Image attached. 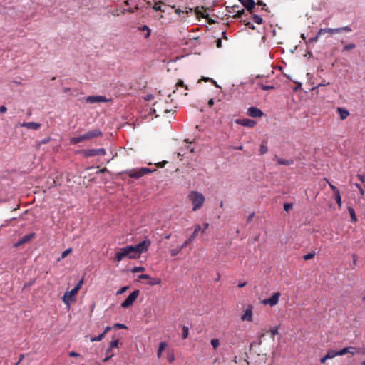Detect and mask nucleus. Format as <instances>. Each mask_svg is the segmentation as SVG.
<instances>
[{
	"mask_svg": "<svg viewBox=\"0 0 365 365\" xmlns=\"http://www.w3.org/2000/svg\"><path fill=\"white\" fill-rule=\"evenodd\" d=\"M122 10H123V9H114V10H113V11H111V14H112L113 16H120V14H121V12H120Z\"/></svg>",
	"mask_w": 365,
	"mask_h": 365,
	"instance_id": "nucleus-45",
	"label": "nucleus"
},
{
	"mask_svg": "<svg viewBox=\"0 0 365 365\" xmlns=\"http://www.w3.org/2000/svg\"><path fill=\"white\" fill-rule=\"evenodd\" d=\"M151 244V241L148 237H145L144 240L139 242L135 246L128 245L125 247L127 257L130 259H138L140 257L141 253L148 250V247Z\"/></svg>",
	"mask_w": 365,
	"mask_h": 365,
	"instance_id": "nucleus-1",
	"label": "nucleus"
},
{
	"mask_svg": "<svg viewBox=\"0 0 365 365\" xmlns=\"http://www.w3.org/2000/svg\"><path fill=\"white\" fill-rule=\"evenodd\" d=\"M337 112L339 114L340 118L341 120H345L349 115V110L344 108H337Z\"/></svg>",
	"mask_w": 365,
	"mask_h": 365,
	"instance_id": "nucleus-21",
	"label": "nucleus"
},
{
	"mask_svg": "<svg viewBox=\"0 0 365 365\" xmlns=\"http://www.w3.org/2000/svg\"><path fill=\"white\" fill-rule=\"evenodd\" d=\"M209 223L205 222L203 224V228L201 230L202 233H205V230L209 227Z\"/></svg>",
	"mask_w": 365,
	"mask_h": 365,
	"instance_id": "nucleus-56",
	"label": "nucleus"
},
{
	"mask_svg": "<svg viewBox=\"0 0 365 365\" xmlns=\"http://www.w3.org/2000/svg\"><path fill=\"white\" fill-rule=\"evenodd\" d=\"M348 211L350 214L352 222H356L357 221V217L354 208L351 207H348Z\"/></svg>",
	"mask_w": 365,
	"mask_h": 365,
	"instance_id": "nucleus-26",
	"label": "nucleus"
},
{
	"mask_svg": "<svg viewBox=\"0 0 365 365\" xmlns=\"http://www.w3.org/2000/svg\"><path fill=\"white\" fill-rule=\"evenodd\" d=\"M292 208V204L285 203L284 204V209L286 212H289Z\"/></svg>",
	"mask_w": 365,
	"mask_h": 365,
	"instance_id": "nucleus-49",
	"label": "nucleus"
},
{
	"mask_svg": "<svg viewBox=\"0 0 365 365\" xmlns=\"http://www.w3.org/2000/svg\"><path fill=\"white\" fill-rule=\"evenodd\" d=\"M138 9V7H135V9H131V8H129V9H123L120 12H121L122 14H124L126 11L133 14Z\"/></svg>",
	"mask_w": 365,
	"mask_h": 365,
	"instance_id": "nucleus-46",
	"label": "nucleus"
},
{
	"mask_svg": "<svg viewBox=\"0 0 365 365\" xmlns=\"http://www.w3.org/2000/svg\"><path fill=\"white\" fill-rule=\"evenodd\" d=\"M7 110V108L4 106H0V112L2 113H6Z\"/></svg>",
	"mask_w": 365,
	"mask_h": 365,
	"instance_id": "nucleus-58",
	"label": "nucleus"
},
{
	"mask_svg": "<svg viewBox=\"0 0 365 365\" xmlns=\"http://www.w3.org/2000/svg\"><path fill=\"white\" fill-rule=\"evenodd\" d=\"M155 170V169L151 170L148 168H140L138 169L128 170L126 173L129 177H130L132 178L138 179V178L145 175V174L153 173Z\"/></svg>",
	"mask_w": 365,
	"mask_h": 365,
	"instance_id": "nucleus-6",
	"label": "nucleus"
},
{
	"mask_svg": "<svg viewBox=\"0 0 365 365\" xmlns=\"http://www.w3.org/2000/svg\"><path fill=\"white\" fill-rule=\"evenodd\" d=\"M187 198L192 205L193 211L200 209L205 200V198L202 193L194 190L189 192Z\"/></svg>",
	"mask_w": 365,
	"mask_h": 365,
	"instance_id": "nucleus-4",
	"label": "nucleus"
},
{
	"mask_svg": "<svg viewBox=\"0 0 365 365\" xmlns=\"http://www.w3.org/2000/svg\"><path fill=\"white\" fill-rule=\"evenodd\" d=\"M21 126L26 128L28 129L37 130L41 128V125L38 123L35 122H24L21 124Z\"/></svg>",
	"mask_w": 365,
	"mask_h": 365,
	"instance_id": "nucleus-18",
	"label": "nucleus"
},
{
	"mask_svg": "<svg viewBox=\"0 0 365 365\" xmlns=\"http://www.w3.org/2000/svg\"><path fill=\"white\" fill-rule=\"evenodd\" d=\"M201 230V226L200 225H196L195 226V230L193 233L190 236V237L182 244V247H186L188 245H190L197 237L198 232Z\"/></svg>",
	"mask_w": 365,
	"mask_h": 365,
	"instance_id": "nucleus-14",
	"label": "nucleus"
},
{
	"mask_svg": "<svg viewBox=\"0 0 365 365\" xmlns=\"http://www.w3.org/2000/svg\"><path fill=\"white\" fill-rule=\"evenodd\" d=\"M166 346H167V344H166L165 342H160V343L159 347H158V353H157L158 358H160L161 357L162 352L163 351V350L165 349Z\"/></svg>",
	"mask_w": 365,
	"mask_h": 365,
	"instance_id": "nucleus-23",
	"label": "nucleus"
},
{
	"mask_svg": "<svg viewBox=\"0 0 365 365\" xmlns=\"http://www.w3.org/2000/svg\"><path fill=\"white\" fill-rule=\"evenodd\" d=\"M319 36H318V33H317V35H316L314 37L311 38L309 40V43H316V42L318 41V39H319Z\"/></svg>",
	"mask_w": 365,
	"mask_h": 365,
	"instance_id": "nucleus-53",
	"label": "nucleus"
},
{
	"mask_svg": "<svg viewBox=\"0 0 365 365\" xmlns=\"http://www.w3.org/2000/svg\"><path fill=\"white\" fill-rule=\"evenodd\" d=\"M140 294L139 290H135L121 304V307L123 308H128L130 307L133 302L135 301L137 297H138Z\"/></svg>",
	"mask_w": 365,
	"mask_h": 365,
	"instance_id": "nucleus-9",
	"label": "nucleus"
},
{
	"mask_svg": "<svg viewBox=\"0 0 365 365\" xmlns=\"http://www.w3.org/2000/svg\"><path fill=\"white\" fill-rule=\"evenodd\" d=\"M351 31H352V29L349 26L336 28V29H331V28L320 29L318 31V36L323 35L325 33H329L330 34H335L341 33L343 31L350 32Z\"/></svg>",
	"mask_w": 365,
	"mask_h": 365,
	"instance_id": "nucleus-7",
	"label": "nucleus"
},
{
	"mask_svg": "<svg viewBox=\"0 0 365 365\" xmlns=\"http://www.w3.org/2000/svg\"><path fill=\"white\" fill-rule=\"evenodd\" d=\"M254 216H255V213H254V212L251 213V214L248 216V217H247V222H251V221L252 220V218L254 217Z\"/></svg>",
	"mask_w": 365,
	"mask_h": 365,
	"instance_id": "nucleus-61",
	"label": "nucleus"
},
{
	"mask_svg": "<svg viewBox=\"0 0 365 365\" xmlns=\"http://www.w3.org/2000/svg\"><path fill=\"white\" fill-rule=\"evenodd\" d=\"M324 180L328 183L329 186L333 190L334 193L339 191L336 186H334L331 182H330L327 178H324Z\"/></svg>",
	"mask_w": 365,
	"mask_h": 365,
	"instance_id": "nucleus-39",
	"label": "nucleus"
},
{
	"mask_svg": "<svg viewBox=\"0 0 365 365\" xmlns=\"http://www.w3.org/2000/svg\"><path fill=\"white\" fill-rule=\"evenodd\" d=\"M125 254L126 252L125 247L120 248V250L115 254V259L117 262L121 261L124 257H127Z\"/></svg>",
	"mask_w": 365,
	"mask_h": 365,
	"instance_id": "nucleus-20",
	"label": "nucleus"
},
{
	"mask_svg": "<svg viewBox=\"0 0 365 365\" xmlns=\"http://www.w3.org/2000/svg\"><path fill=\"white\" fill-rule=\"evenodd\" d=\"M71 252H72V249L71 248L66 249L65 251H63L61 253V258H59L58 259V261H60L61 259H64L65 257H66Z\"/></svg>",
	"mask_w": 365,
	"mask_h": 365,
	"instance_id": "nucleus-32",
	"label": "nucleus"
},
{
	"mask_svg": "<svg viewBox=\"0 0 365 365\" xmlns=\"http://www.w3.org/2000/svg\"><path fill=\"white\" fill-rule=\"evenodd\" d=\"M111 330V327H109V326H107L104 330V331L103 332V334H104V335L106 336V334Z\"/></svg>",
	"mask_w": 365,
	"mask_h": 365,
	"instance_id": "nucleus-64",
	"label": "nucleus"
},
{
	"mask_svg": "<svg viewBox=\"0 0 365 365\" xmlns=\"http://www.w3.org/2000/svg\"><path fill=\"white\" fill-rule=\"evenodd\" d=\"M196 143L192 142H188L187 140H184L182 143L180 148L178 149L177 153L178 157H183L187 159H192L195 157V153L197 152Z\"/></svg>",
	"mask_w": 365,
	"mask_h": 365,
	"instance_id": "nucleus-2",
	"label": "nucleus"
},
{
	"mask_svg": "<svg viewBox=\"0 0 365 365\" xmlns=\"http://www.w3.org/2000/svg\"><path fill=\"white\" fill-rule=\"evenodd\" d=\"M106 356L103 359V362H107L108 360H110L113 356V354L112 353L111 349H108L106 351Z\"/></svg>",
	"mask_w": 365,
	"mask_h": 365,
	"instance_id": "nucleus-28",
	"label": "nucleus"
},
{
	"mask_svg": "<svg viewBox=\"0 0 365 365\" xmlns=\"http://www.w3.org/2000/svg\"><path fill=\"white\" fill-rule=\"evenodd\" d=\"M103 135L102 132L100 129L96 128L91 130H88L83 135H79L78 137H72L70 138V143L72 145H76L79 143L91 140L93 138L101 137Z\"/></svg>",
	"mask_w": 365,
	"mask_h": 365,
	"instance_id": "nucleus-3",
	"label": "nucleus"
},
{
	"mask_svg": "<svg viewBox=\"0 0 365 365\" xmlns=\"http://www.w3.org/2000/svg\"><path fill=\"white\" fill-rule=\"evenodd\" d=\"M355 350H356L355 347H352V346L345 347V348L342 349L341 350L337 351V356H343L346 354H351V355H354L355 354Z\"/></svg>",
	"mask_w": 365,
	"mask_h": 365,
	"instance_id": "nucleus-19",
	"label": "nucleus"
},
{
	"mask_svg": "<svg viewBox=\"0 0 365 365\" xmlns=\"http://www.w3.org/2000/svg\"><path fill=\"white\" fill-rule=\"evenodd\" d=\"M139 279H150V276L148 274H140L138 276Z\"/></svg>",
	"mask_w": 365,
	"mask_h": 365,
	"instance_id": "nucleus-54",
	"label": "nucleus"
},
{
	"mask_svg": "<svg viewBox=\"0 0 365 365\" xmlns=\"http://www.w3.org/2000/svg\"><path fill=\"white\" fill-rule=\"evenodd\" d=\"M168 162V161H165V160L158 161L157 163H155V165L158 168H163L165 166V163Z\"/></svg>",
	"mask_w": 365,
	"mask_h": 365,
	"instance_id": "nucleus-50",
	"label": "nucleus"
},
{
	"mask_svg": "<svg viewBox=\"0 0 365 365\" xmlns=\"http://www.w3.org/2000/svg\"><path fill=\"white\" fill-rule=\"evenodd\" d=\"M334 199L336 200V202L337 203L339 207L341 208V197L340 192L338 191V192L334 193Z\"/></svg>",
	"mask_w": 365,
	"mask_h": 365,
	"instance_id": "nucleus-27",
	"label": "nucleus"
},
{
	"mask_svg": "<svg viewBox=\"0 0 365 365\" xmlns=\"http://www.w3.org/2000/svg\"><path fill=\"white\" fill-rule=\"evenodd\" d=\"M268 150V148L267 147L266 145H264V143H262L261 146H260V149H259V153L261 154H264L267 152Z\"/></svg>",
	"mask_w": 365,
	"mask_h": 365,
	"instance_id": "nucleus-44",
	"label": "nucleus"
},
{
	"mask_svg": "<svg viewBox=\"0 0 365 365\" xmlns=\"http://www.w3.org/2000/svg\"><path fill=\"white\" fill-rule=\"evenodd\" d=\"M329 85V82H326L325 81H323L321 83L318 84L317 87H314L312 88V90H314L317 88H319L321 86H325Z\"/></svg>",
	"mask_w": 365,
	"mask_h": 365,
	"instance_id": "nucleus-52",
	"label": "nucleus"
},
{
	"mask_svg": "<svg viewBox=\"0 0 365 365\" xmlns=\"http://www.w3.org/2000/svg\"><path fill=\"white\" fill-rule=\"evenodd\" d=\"M138 30L143 31H146V34L145 35V38H148L150 37L151 31L148 26L144 25L141 27H139Z\"/></svg>",
	"mask_w": 365,
	"mask_h": 365,
	"instance_id": "nucleus-24",
	"label": "nucleus"
},
{
	"mask_svg": "<svg viewBox=\"0 0 365 365\" xmlns=\"http://www.w3.org/2000/svg\"><path fill=\"white\" fill-rule=\"evenodd\" d=\"M163 4L162 1H159V2L155 3V5L153 7V10L155 11H163V12H164V10H162L161 6H160V4Z\"/></svg>",
	"mask_w": 365,
	"mask_h": 365,
	"instance_id": "nucleus-33",
	"label": "nucleus"
},
{
	"mask_svg": "<svg viewBox=\"0 0 365 365\" xmlns=\"http://www.w3.org/2000/svg\"><path fill=\"white\" fill-rule=\"evenodd\" d=\"M280 296L281 294L279 292H275L270 298L264 299L262 303L264 305L274 306L278 303Z\"/></svg>",
	"mask_w": 365,
	"mask_h": 365,
	"instance_id": "nucleus-10",
	"label": "nucleus"
},
{
	"mask_svg": "<svg viewBox=\"0 0 365 365\" xmlns=\"http://www.w3.org/2000/svg\"><path fill=\"white\" fill-rule=\"evenodd\" d=\"M251 14V16H252V20H253L256 24H262V22H263V19H262V18L260 16L257 15V14H253V13H252V14Z\"/></svg>",
	"mask_w": 365,
	"mask_h": 365,
	"instance_id": "nucleus-22",
	"label": "nucleus"
},
{
	"mask_svg": "<svg viewBox=\"0 0 365 365\" xmlns=\"http://www.w3.org/2000/svg\"><path fill=\"white\" fill-rule=\"evenodd\" d=\"M257 85L260 87L262 90H272L274 88V86L272 85H264L262 83H257Z\"/></svg>",
	"mask_w": 365,
	"mask_h": 365,
	"instance_id": "nucleus-30",
	"label": "nucleus"
},
{
	"mask_svg": "<svg viewBox=\"0 0 365 365\" xmlns=\"http://www.w3.org/2000/svg\"><path fill=\"white\" fill-rule=\"evenodd\" d=\"M189 334V328L186 326L182 327V339H185L187 338Z\"/></svg>",
	"mask_w": 365,
	"mask_h": 365,
	"instance_id": "nucleus-35",
	"label": "nucleus"
},
{
	"mask_svg": "<svg viewBox=\"0 0 365 365\" xmlns=\"http://www.w3.org/2000/svg\"><path fill=\"white\" fill-rule=\"evenodd\" d=\"M175 86L177 88H178V87L180 86V87H184L185 88V90H188V86L187 85H185L183 81H182V80H179L176 83Z\"/></svg>",
	"mask_w": 365,
	"mask_h": 365,
	"instance_id": "nucleus-43",
	"label": "nucleus"
},
{
	"mask_svg": "<svg viewBox=\"0 0 365 365\" xmlns=\"http://www.w3.org/2000/svg\"><path fill=\"white\" fill-rule=\"evenodd\" d=\"M244 13H245L244 9H242L241 11H238L237 13L233 16V17L235 19L240 18V17H242V16Z\"/></svg>",
	"mask_w": 365,
	"mask_h": 365,
	"instance_id": "nucleus-51",
	"label": "nucleus"
},
{
	"mask_svg": "<svg viewBox=\"0 0 365 365\" xmlns=\"http://www.w3.org/2000/svg\"><path fill=\"white\" fill-rule=\"evenodd\" d=\"M83 284V279H81L73 289H72L71 291H67L65 292L62 297V301L66 305L69 306L71 302H74L76 301V296L81 288Z\"/></svg>",
	"mask_w": 365,
	"mask_h": 365,
	"instance_id": "nucleus-5",
	"label": "nucleus"
},
{
	"mask_svg": "<svg viewBox=\"0 0 365 365\" xmlns=\"http://www.w3.org/2000/svg\"><path fill=\"white\" fill-rule=\"evenodd\" d=\"M242 322H251L253 320V306L248 304L241 315Z\"/></svg>",
	"mask_w": 365,
	"mask_h": 365,
	"instance_id": "nucleus-8",
	"label": "nucleus"
},
{
	"mask_svg": "<svg viewBox=\"0 0 365 365\" xmlns=\"http://www.w3.org/2000/svg\"><path fill=\"white\" fill-rule=\"evenodd\" d=\"M105 337V335L104 334H101L100 335H98V336L96 337H94V338H91V341H101L103 338Z\"/></svg>",
	"mask_w": 365,
	"mask_h": 365,
	"instance_id": "nucleus-41",
	"label": "nucleus"
},
{
	"mask_svg": "<svg viewBox=\"0 0 365 365\" xmlns=\"http://www.w3.org/2000/svg\"><path fill=\"white\" fill-rule=\"evenodd\" d=\"M216 46H217V48H221L222 47V40L220 38H218L217 40Z\"/></svg>",
	"mask_w": 365,
	"mask_h": 365,
	"instance_id": "nucleus-60",
	"label": "nucleus"
},
{
	"mask_svg": "<svg viewBox=\"0 0 365 365\" xmlns=\"http://www.w3.org/2000/svg\"><path fill=\"white\" fill-rule=\"evenodd\" d=\"M160 283H161V279H159V278H152L151 277H150V279H149L148 282V284L149 285H151V286L160 284Z\"/></svg>",
	"mask_w": 365,
	"mask_h": 365,
	"instance_id": "nucleus-25",
	"label": "nucleus"
},
{
	"mask_svg": "<svg viewBox=\"0 0 365 365\" xmlns=\"http://www.w3.org/2000/svg\"><path fill=\"white\" fill-rule=\"evenodd\" d=\"M35 236H36L35 233H30V234L24 235L17 242H16L14 244V247H18L23 244L29 242L31 240H32L35 237Z\"/></svg>",
	"mask_w": 365,
	"mask_h": 365,
	"instance_id": "nucleus-13",
	"label": "nucleus"
},
{
	"mask_svg": "<svg viewBox=\"0 0 365 365\" xmlns=\"http://www.w3.org/2000/svg\"><path fill=\"white\" fill-rule=\"evenodd\" d=\"M241 21L245 26H248L250 29H253V30L255 29V26L250 21H249L248 20H247V19H242Z\"/></svg>",
	"mask_w": 365,
	"mask_h": 365,
	"instance_id": "nucleus-36",
	"label": "nucleus"
},
{
	"mask_svg": "<svg viewBox=\"0 0 365 365\" xmlns=\"http://www.w3.org/2000/svg\"><path fill=\"white\" fill-rule=\"evenodd\" d=\"M106 98L102 96H90L86 99V102L88 103H95L98 102H106Z\"/></svg>",
	"mask_w": 365,
	"mask_h": 365,
	"instance_id": "nucleus-17",
	"label": "nucleus"
},
{
	"mask_svg": "<svg viewBox=\"0 0 365 365\" xmlns=\"http://www.w3.org/2000/svg\"><path fill=\"white\" fill-rule=\"evenodd\" d=\"M175 13L179 14V15H180L181 13H186V14H187L188 11H182L181 9H177L175 10Z\"/></svg>",
	"mask_w": 365,
	"mask_h": 365,
	"instance_id": "nucleus-63",
	"label": "nucleus"
},
{
	"mask_svg": "<svg viewBox=\"0 0 365 365\" xmlns=\"http://www.w3.org/2000/svg\"><path fill=\"white\" fill-rule=\"evenodd\" d=\"M145 270V267H135L133 269L132 272L133 273L143 272Z\"/></svg>",
	"mask_w": 365,
	"mask_h": 365,
	"instance_id": "nucleus-48",
	"label": "nucleus"
},
{
	"mask_svg": "<svg viewBox=\"0 0 365 365\" xmlns=\"http://www.w3.org/2000/svg\"><path fill=\"white\" fill-rule=\"evenodd\" d=\"M315 256V252H311L303 256V259L305 261L312 259Z\"/></svg>",
	"mask_w": 365,
	"mask_h": 365,
	"instance_id": "nucleus-40",
	"label": "nucleus"
},
{
	"mask_svg": "<svg viewBox=\"0 0 365 365\" xmlns=\"http://www.w3.org/2000/svg\"><path fill=\"white\" fill-rule=\"evenodd\" d=\"M337 356V351L334 350H329L325 355V359H331Z\"/></svg>",
	"mask_w": 365,
	"mask_h": 365,
	"instance_id": "nucleus-29",
	"label": "nucleus"
},
{
	"mask_svg": "<svg viewBox=\"0 0 365 365\" xmlns=\"http://www.w3.org/2000/svg\"><path fill=\"white\" fill-rule=\"evenodd\" d=\"M210 344L214 349H216L220 346V341L217 339H212Z\"/></svg>",
	"mask_w": 365,
	"mask_h": 365,
	"instance_id": "nucleus-34",
	"label": "nucleus"
},
{
	"mask_svg": "<svg viewBox=\"0 0 365 365\" xmlns=\"http://www.w3.org/2000/svg\"><path fill=\"white\" fill-rule=\"evenodd\" d=\"M202 9H203L202 7V9H199V7H197V8H196V10H195V12H196V14H197V15L200 16H202V18H205V17H206L207 16H208V14H205L204 13H202Z\"/></svg>",
	"mask_w": 365,
	"mask_h": 365,
	"instance_id": "nucleus-42",
	"label": "nucleus"
},
{
	"mask_svg": "<svg viewBox=\"0 0 365 365\" xmlns=\"http://www.w3.org/2000/svg\"><path fill=\"white\" fill-rule=\"evenodd\" d=\"M268 332L270 334V336L272 339L274 338V336L278 334V329L277 327H275L274 329H271L268 331Z\"/></svg>",
	"mask_w": 365,
	"mask_h": 365,
	"instance_id": "nucleus-37",
	"label": "nucleus"
},
{
	"mask_svg": "<svg viewBox=\"0 0 365 365\" xmlns=\"http://www.w3.org/2000/svg\"><path fill=\"white\" fill-rule=\"evenodd\" d=\"M69 356L71 357H76V356H79V354L75 351H71L69 353Z\"/></svg>",
	"mask_w": 365,
	"mask_h": 365,
	"instance_id": "nucleus-62",
	"label": "nucleus"
},
{
	"mask_svg": "<svg viewBox=\"0 0 365 365\" xmlns=\"http://www.w3.org/2000/svg\"><path fill=\"white\" fill-rule=\"evenodd\" d=\"M242 4L247 9L250 14H252L255 9L256 4L253 0H239Z\"/></svg>",
	"mask_w": 365,
	"mask_h": 365,
	"instance_id": "nucleus-16",
	"label": "nucleus"
},
{
	"mask_svg": "<svg viewBox=\"0 0 365 365\" xmlns=\"http://www.w3.org/2000/svg\"><path fill=\"white\" fill-rule=\"evenodd\" d=\"M85 157H93L96 155H103L106 153L104 148L88 149L83 151Z\"/></svg>",
	"mask_w": 365,
	"mask_h": 365,
	"instance_id": "nucleus-11",
	"label": "nucleus"
},
{
	"mask_svg": "<svg viewBox=\"0 0 365 365\" xmlns=\"http://www.w3.org/2000/svg\"><path fill=\"white\" fill-rule=\"evenodd\" d=\"M115 327H117V328H120V329H124V328H126V327L123 324H115Z\"/></svg>",
	"mask_w": 365,
	"mask_h": 365,
	"instance_id": "nucleus-59",
	"label": "nucleus"
},
{
	"mask_svg": "<svg viewBox=\"0 0 365 365\" xmlns=\"http://www.w3.org/2000/svg\"><path fill=\"white\" fill-rule=\"evenodd\" d=\"M118 339H115V340H113L110 344V347L108 349H113V348H116L118 347Z\"/></svg>",
	"mask_w": 365,
	"mask_h": 365,
	"instance_id": "nucleus-47",
	"label": "nucleus"
},
{
	"mask_svg": "<svg viewBox=\"0 0 365 365\" xmlns=\"http://www.w3.org/2000/svg\"><path fill=\"white\" fill-rule=\"evenodd\" d=\"M235 123L238 125L248 128H253L256 125V122L255 120L247 118L237 119Z\"/></svg>",
	"mask_w": 365,
	"mask_h": 365,
	"instance_id": "nucleus-15",
	"label": "nucleus"
},
{
	"mask_svg": "<svg viewBox=\"0 0 365 365\" xmlns=\"http://www.w3.org/2000/svg\"><path fill=\"white\" fill-rule=\"evenodd\" d=\"M185 247H182V245L179 247H177V248H175V249H172L170 250V255L171 256L174 257V256H176L182 249H184Z\"/></svg>",
	"mask_w": 365,
	"mask_h": 365,
	"instance_id": "nucleus-31",
	"label": "nucleus"
},
{
	"mask_svg": "<svg viewBox=\"0 0 365 365\" xmlns=\"http://www.w3.org/2000/svg\"><path fill=\"white\" fill-rule=\"evenodd\" d=\"M202 80H203L204 81H205V82L211 81V82H212V83H213L216 86H217V85L216 82H215L214 80H212V79H211V78H207H207H203V79H202Z\"/></svg>",
	"mask_w": 365,
	"mask_h": 365,
	"instance_id": "nucleus-57",
	"label": "nucleus"
},
{
	"mask_svg": "<svg viewBox=\"0 0 365 365\" xmlns=\"http://www.w3.org/2000/svg\"><path fill=\"white\" fill-rule=\"evenodd\" d=\"M128 289V287H122L120 289H119L117 292V294H121L124 293L125 291H127Z\"/></svg>",
	"mask_w": 365,
	"mask_h": 365,
	"instance_id": "nucleus-55",
	"label": "nucleus"
},
{
	"mask_svg": "<svg viewBox=\"0 0 365 365\" xmlns=\"http://www.w3.org/2000/svg\"><path fill=\"white\" fill-rule=\"evenodd\" d=\"M356 48V45L354 43H349L344 46L343 51H346L349 50H352Z\"/></svg>",
	"mask_w": 365,
	"mask_h": 365,
	"instance_id": "nucleus-38",
	"label": "nucleus"
},
{
	"mask_svg": "<svg viewBox=\"0 0 365 365\" xmlns=\"http://www.w3.org/2000/svg\"><path fill=\"white\" fill-rule=\"evenodd\" d=\"M247 115L252 118H261L263 116V112L257 107H250L247 109Z\"/></svg>",
	"mask_w": 365,
	"mask_h": 365,
	"instance_id": "nucleus-12",
	"label": "nucleus"
}]
</instances>
